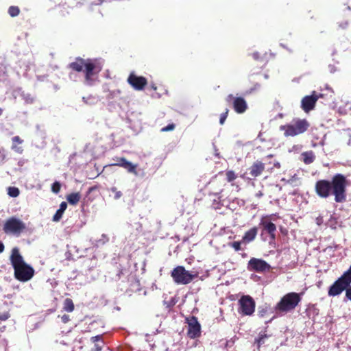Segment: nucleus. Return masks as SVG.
I'll return each mask as SVG.
<instances>
[{
	"label": "nucleus",
	"mask_w": 351,
	"mask_h": 351,
	"mask_svg": "<svg viewBox=\"0 0 351 351\" xmlns=\"http://www.w3.org/2000/svg\"><path fill=\"white\" fill-rule=\"evenodd\" d=\"M350 184L345 175L336 173L330 180H317L315 184V191L320 198L326 199L332 195L335 202L344 203L347 201V188Z\"/></svg>",
	"instance_id": "f257e3e1"
},
{
	"label": "nucleus",
	"mask_w": 351,
	"mask_h": 351,
	"mask_svg": "<svg viewBox=\"0 0 351 351\" xmlns=\"http://www.w3.org/2000/svg\"><path fill=\"white\" fill-rule=\"evenodd\" d=\"M10 260L14 271L16 279L21 282H27L32 278L34 275V269L24 261L18 247H14L12 250Z\"/></svg>",
	"instance_id": "f03ea898"
},
{
	"label": "nucleus",
	"mask_w": 351,
	"mask_h": 351,
	"mask_svg": "<svg viewBox=\"0 0 351 351\" xmlns=\"http://www.w3.org/2000/svg\"><path fill=\"white\" fill-rule=\"evenodd\" d=\"M302 293L290 292L281 298L274 307L276 313H287L293 311L302 300Z\"/></svg>",
	"instance_id": "7ed1b4c3"
},
{
	"label": "nucleus",
	"mask_w": 351,
	"mask_h": 351,
	"mask_svg": "<svg viewBox=\"0 0 351 351\" xmlns=\"http://www.w3.org/2000/svg\"><path fill=\"white\" fill-rule=\"evenodd\" d=\"M310 126L306 119H294L291 123L280 125V130L284 131L286 137L295 136L306 132Z\"/></svg>",
	"instance_id": "20e7f679"
},
{
	"label": "nucleus",
	"mask_w": 351,
	"mask_h": 351,
	"mask_svg": "<svg viewBox=\"0 0 351 351\" xmlns=\"http://www.w3.org/2000/svg\"><path fill=\"white\" fill-rule=\"evenodd\" d=\"M174 282L178 285H187L190 283L197 275L191 274L183 266H177L171 274Z\"/></svg>",
	"instance_id": "39448f33"
},
{
	"label": "nucleus",
	"mask_w": 351,
	"mask_h": 351,
	"mask_svg": "<svg viewBox=\"0 0 351 351\" xmlns=\"http://www.w3.org/2000/svg\"><path fill=\"white\" fill-rule=\"evenodd\" d=\"M238 304V312L242 316H250L254 313L256 302L250 295H242Z\"/></svg>",
	"instance_id": "423d86ee"
},
{
	"label": "nucleus",
	"mask_w": 351,
	"mask_h": 351,
	"mask_svg": "<svg viewBox=\"0 0 351 351\" xmlns=\"http://www.w3.org/2000/svg\"><path fill=\"white\" fill-rule=\"evenodd\" d=\"M26 229V226L21 219L12 217L6 220L3 230L7 234L19 235Z\"/></svg>",
	"instance_id": "0eeeda50"
},
{
	"label": "nucleus",
	"mask_w": 351,
	"mask_h": 351,
	"mask_svg": "<svg viewBox=\"0 0 351 351\" xmlns=\"http://www.w3.org/2000/svg\"><path fill=\"white\" fill-rule=\"evenodd\" d=\"M351 282L343 274L329 287L328 295L335 297L340 295Z\"/></svg>",
	"instance_id": "6e6552de"
},
{
	"label": "nucleus",
	"mask_w": 351,
	"mask_h": 351,
	"mask_svg": "<svg viewBox=\"0 0 351 351\" xmlns=\"http://www.w3.org/2000/svg\"><path fill=\"white\" fill-rule=\"evenodd\" d=\"M249 271L258 273L269 271L271 266L265 260L257 258H252L247 264Z\"/></svg>",
	"instance_id": "1a4fd4ad"
},
{
	"label": "nucleus",
	"mask_w": 351,
	"mask_h": 351,
	"mask_svg": "<svg viewBox=\"0 0 351 351\" xmlns=\"http://www.w3.org/2000/svg\"><path fill=\"white\" fill-rule=\"evenodd\" d=\"M322 97V94H317L315 91H313L311 95L304 97L301 101V108L305 112H308L315 106V104L319 97Z\"/></svg>",
	"instance_id": "9d476101"
},
{
	"label": "nucleus",
	"mask_w": 351,
	"mask_h": 351,
	"mask_svg": "<svg viewBox=\"0 0 351 351\" xmlns=\"http://www.w3.org/2000/svg\"><path fill=\"white\" fill-rule=\"evenodd\" d=\"M227 102L232 101V106L234 111L238 114H242L247 109V104L244 98L241 97H234L230 94L226 98Z\"/></svg>",
	"instance_id": "9b49d317"
},
{
	"label": "nucleus",
	"mask_w": 351,
	"mask_h": 351,
	"mask_svg": "<svg viewBox=\"0 0 351 351\" xmlns=\"http://www.w3.org/2000/svg\"><path fill=\"white\" fill-rule=\"evenodd\" d=\"M186 322L189 326L187 334L191 339L199 337L201 334V326L195 316L186 318Z\"/></svg>",
	"instance_id": "f8f14e48"
},
{
	"label": "nucleus",
	"mask_w": 351,
	"mask_h": 351,
	"mask_svg": "<svg viewBox=\"0 0 351 351\" xmlns=\"http://www.w3.org/2000/svg\"><path fill=\"white\" fill-rule=\"evenodd\" d=\"M128 82L136 90H143L147 84V80L145 77L137 76L134 73L130 74Z\"/></svg>",
	"instance_id": "ddd939ff"
},
{
	"label": "nucleus",
	"mask_w": 351,
	"mask_h": 351,
	"mask_svg": "<svg viewBox=\"0 0 351 351\" xmlns=\"http://www.w3.org/2000/svg\"><path fill=\"white\" fill-rule=\"evenodd\" d=\"M260 226L263 227L264 231L269 234L272 241L276 239V226L274 223L268 221L266 217H263L261 220Z\"/></svg>",
	"instance_id": "4468645a"
},
{
	"label": "nucleus",
	"mask_w": 351,
	"mask_h": 351,
	"mask_svg": "<svg viewBox=\"0 0 351 351\" xmlns=\"http://www.w3.org/2000/svg\"><path fill=\"white\" fill-rule=\"evenodd\" d=\"M265 169V163L261 160H256L248 169L250 175L255 178L260 176Z\"/></svg>",
	"instance_id": "2eb2a0df"
},
{
	"label": "nucleus",
	"mask_w": 351,
	"mask_h": 351,
	"mask_svg": "<svg viewBox=\"0 0 351 351\" xmlns=\"http://www.w3.org/2000/svg\"><path fill=\"white\" fill-rule=\"evenodd\" d=\"M69 68L73 71L80 72L85 71V77L88 80V63H86L83 59L77 58L73 62L69 64Z\"/></svg>",
	"instance_id": "dca6fc26"
},
{
	"label": "nucleus",
	"mask_w": 351,
	"mask_h": 351,
	"mask_svg": "<svg viewBox=\"0 0 351 351\" xmlns=\"http://www.w3.org/2000/svg\"><path fill=\"white\" fill-rule=\"evenodd\" d=\"M106 332L102 331L100 334H97L95 336L91 337L90 341L94 344L91 348V351H101L103 348L105 343L103 339V335Z\"/></svg>",
	"instance_id": "f3484780"
},
{
	"label": "nucleus",
	"mask_w": 351,
	"mask_h": 351,
	"mask_svg": "<svg viewBox=\"0 0 351 351\" xmlns=\"http://www.w3.org/2000/svg\"><path fill=\"white\" fill-rule=\"evenodd\" d=\"M102 64L100 60H89V76L99 73L102 69Z\"/></svg>",
	"instance_id": "a211bd4d"
},
{
	"label": "nucleus",
	"mask_w": 351,
	"mask_h": 351,
	"mask_svg": "<svg viewBox=\"0 0 351 351\" xmlns=\"http://www.w3.org/2000/svg\"><path fill=\"white\" fill-rule=\"evenodd\" d=\"M258 234V228L256 227H253L247 232H245L244 235L242 237V242L243 243H250L254 241Z\"/></svg>",
	"instance_id": "6ab92c4d"
},
{
	"label": "nucleus",
	"mask_w": 351,
	"mask_h": 351,
	"mask_svg": "<svg viewBox=\"0 0 351 351\" xmlns=\"http://www.w3.org/2000/svg\"><path fill=\"white\" fill-rule=\"evenodd\" d=\"M304 164L310 165L315 160V155L313 151L304 152L301 154Z\"/></svg>",
	"instance_id": "aec40b11"
},
{
	"label": "nucleus",
	"mask_w": 351,
	"mask_h": 351,
	"mask_svg": "<svg viewBox=\"0 0 351 351\" xmlns=\"http://www.w3.org/2000/svg\"><path fill=\"white\" fill-rule=\"evenodd\" d=\"M67 208V204L65 202H62L60 205L59 209L56 211L53 217V221H59L62 217V215L65 210Z\"/></svg>",
	"instance_id": "412c9836"
},
{
	"label": "nucleus",
	"mask_w": 351,
	"mask_h": 351,
	"mask_svg": "<svg viewBox=\"0 0 351 351\" xmlns=\"http://www.w3.org/2000/svg\"><path fill=\"white\" fill-rule=\"evenodd\" d=\"M12 149L19 154H22V152L23 151V148L21 147H18L16 145V143L21 144L23 143V141L19 136H14L12 138Z\"/></svg>",
	"instance_id": "4be33fe9"
},
{
	"label": "nucleus",
	"mask_w": 351,
	"mask_h": 351,
	"mask_svg": "<svg viewBox=\"0 0 351 351\" xmlns=\"http://www.w3.org/2000/svg\"><path fill=\"white\" fill-rule=\"evenodd\" d=\"M75 308L73 300L71 298H66L63 302V310L66 312L73 311Z\"/></svg>",
	"instance_id": "5701e85b"
},
{
	"label": "nucleus",
	"mask_w": 351,
	"mask_h": 351,
	"mask_svg": "<svg viewBox=\"0 0 351 351\" xmlns=\"http://www.w3.org/2000/svg\"><path fill=\"white\" fill-rule=\"evenodd\" d=\"M273 156H274L273 154H269L265 158V159L268 160L267 162H265V165H271V167H270L269 168V170H270V171H272L274 168L279 169L280 167V165L278 161H276V160L271 161V159L273 158Z\"/></svg>",
	"instance_id": "b1692460"
},
{
	"label": "nucleus",
	"mask_w": 351,
	"mask_h": 351,
	"mask_svg": "<svg viewBox=\"0 0 351 351\" xmlns=\"http://www.w3.org/2000/svg\"><path fill=\"white\" fill-rule=\"evenodd\" d=\"M80 197L79 193H72L67 195L66 199L69 204L75 205L80 201Z\"/></svg>",
	"instance_id": "393cba45"
},
{
	"label": "nucleus",
	"mask_w": 351,
	"mask_h": 351,
	"mask_svg": "<svg viewBox=\"0 0 351 351\" xmlns=\"http://www.w3.org/2000/svg\"><path fill=\"white\" fill-rule=\"evenodd\" d=\"M122 167L125 169L129 173L137 175L136 167L137 165H134L132 162L127 161L123 164Z\"/></svg>",
	"instance_id": "a878e982"
},
{
	"label": "nucleus",
	"mask_w": 351,
	"mask_h": 351,
	"mask_svg": "<svg viewBox=\"0 0 351 351\" xmlns=\"http://www.w3.org/2000/svg\"><path fill=\"white\" fill-rule=\"evenodd\" d=\"M20 8L18 6H10L8 10L9 15L11 17H16L20 14Z\"/></svg>",
	"instance_id": "bb28decb"
},
{
	"label": "nucleus",
	"mask_w": 351,
	"mask_h": 351,
	"mask_svg": "<svg viewBox=\"0 0 351 351\" xmlns=\"http://www.w3.org/2000/svg\"><path fill=\"white\" fill-rule=\"evenodd\" d=\"M8 194L12 197H16L20 194V191L18 188L14 186H10L8 189Z\"/></svg>",
	"instance_id": "cd10ccee"
},
{
	"label": "nucleus",
	"mask_w": 351,
	"mask_h": 351,
	"mask_svg": "<svg viewBox=\"0 0 351 351\" xmlns=\"http://www.w3.org/2000/svg\"><path fill=\"white\" fill-rule=\"evenodd\" d=\"M226 180L228 182H231L234 181L237 178V176L236 175L234 171L232 170L226 171Z\"/></svg>",
	"instance_id": "c85d7f7f"
},
{
	"label": "nucleus",
	"mask_w": 351,
	"mask_h": 351,
	"mask_svg": "<svg viewBox=\"0 0 351 351\" xmlns=\"http://www.w3.org/2000/svg\"><path fill=\"white\" fill-rule=\"evenodd\" d=\"M268 335L267 334L260 335L259 337L255 339V343L257 344L258 348H259L261 345L265 343V339L267 338Z\"/></svg>",
	"instance_id": "c756f323"
},
{
	"label": "nucleus",
	"mask_w": 351,
	"mask_h": 351,
	"mask_svg": "<svg viewBox=\"0 0 351 351\" xmlns=\"http://www.w3.org/2000/svg\"><path fill=\"white\" fill-rule=\"evenodd\" d=\"M61 189V184L58 181L54 182L51 185V191L56 194L58 193Z\"/></svg>",
	"instance_id": "7c9ffc66"
},
{
	"label": "nucleus",
	"mask_w": 351,
	"mask_h": 351,
	"mask_svg": "<svg viewBox=\"0 0 351 351\" xmlns=\"http://www.w3.org/2000/svg\"><path fill=\"white\" fill-rule=\"evenodd\" d=\"M90 325H91V327H90V329H89V332L95 330V328H94V325H98L101 328H103L104 326V322L101 319H99L97 322H93L90 324Z\"/></svg>",
	"instance_id": "2f4dec72"
},
{
	"label": "nucleus",
	"mask_w": 351,
	"mask_h": 351,
	"mask_svg": "<svg viewBox=\"0 0 351 351\" xmlns=\"http://www.w3.org/2000/svg\"><path fill=\"white\" fill-rule=\"evenodd\" d=\"M228 112H229V110L228 108H226L225 112L220 114L219 123L221 125H223L225 123L226 119H227V117L228 115Z\"/></svg>",
	"instance_id": "473e14b6"
},
{
	"label": "nucleus",
	"mask_w": 351,
	"mask_h": 351,
	"mask_svg": "<svg viewBox=\"0 0 351 351\" xmlns=\"http://www.w3.org/2000/svg\"><path fill=\"white\" fill-rule=\"evenodd\" d=\"M230 246L233 247L235 251L238 252L241 250V241H234L230 243Z\"/></svg>",
	"instance_id": "72a5a7b5"
},
{
	"label": "nucleus",
	"mask_w": 351,
	"mask_h": 351,
	"mask_svg": "<svg viewBox=\"0 0 351 351\" xmlns=\"http://www.w3.org/2000/svg\"><path fill=\"white\" fill-rule=\"evenodd\" d=\"M176 125L174 123H171L167 125L166 127H164L161 129V132H169L172 131L175 129Z\"/></svg>",
	"instance_id": "f704fd0d"
},
{
	"label": "nucleus",
	"mask_w": 351,
	"mask_h": 351,
	"mask_svg": "<svg viewBox=\"0 0 351 351\" xmlns=\"http://www.w3.org/2000/svg\"><path fill=\"white\" fill-rule=\"evenodd\" d=\"M10 314L9 312L0 313V321H5L10 318Z\"/></svg>",
	"instance_id": "c9c22d12"
},
{
	"label": "nucleus",
	"mask_w": 351,
	"mask_h": 351,
	"mask_svg": "<svg viewBox=\"0 0 351 351\" xmlns=\"http://www.w3.org/2000/svg\"><path fill=\"white\" fill-rule=\"evenodd\" d=\"M117 163H115L114 165H115L120 166V167H122L123 164L124 162H126L128 160H126V158H124V157H121V158H117Z\"/></svg>",
	"instance_id": "e433bc0d"
},
{
	"label": "nucleus",
	"mask_w": 351,
	"mask_h": 351,
	"mask_svg": "<svg viewBox=\"0 0 351 351\" xmlns=\"http://www.w3.org/2000/svg\"><path fill=\"white\" fill-rule=\"evenodd\" d=\"M343 275L351 282V265L349 269L343 274Z\"/></svg>",
	"instance_id": "4c0bfd02"
},
{
	"label": "nucleus",
	"mask_w": 351,
	"mask_h": 351,
	"mask_svg": "<svg viewBox=\"0 0 351 351\" xmlns=\"http://www.w3.org/2000/svg\"><path fill=\"white\" fill-rule=\"evenodd\" d=\"M346 291V298L350 300L351 301V286L350 285H349V287H347L346 289H345Z\"/></svg>",
	"instance_id": "58836bf2"
},
{
	"label": "nucleus",
	"mask_w": 351,
	"mask_h": 351,
	"mask_svg": "<svg viewBox=\"0 0 351 351\" xmlns=\"http://www.w3.org/2000/svg\"><path fill=\"white\" fill-rule=\"evenodd\" d=\"M61 319H62V321L64 322V323H67L69 320H70V318H69V315H63L62 317H61Z\"/></svg>",
	"instance_id": "ea45409f"
},
{
	"label": "nucleus",
	"mask_w": 351,
	"mask_h": 351,
	"mask_svg": "<svg viewBox=\"0 0 351 351\" xmlns=\"http://www.w3.org/2000/svg\"><path fill=\"white\" fill-rule=\"evenodd\" d=\"M316 222H317V225L320 226L323 222L322 217L319 216V217H317Z\"/></svg>",
	"instance_id": "a19ab883"
},
{
	"label": "nucleus",
	"mask_w": 351,
	"mask_h": 351,
	"mask_svg": "<svg viewBox=\"0 0 351 351\" xmlns=\"http://www.w3.org/2000/svg\"><path fill=\"white\" fill-rule=\"evenodd\" d=\"M4 248H5V247H4L3 243L1 241H0V253L3 252Z\"/></svg>",
	"instance_id": "79ce46f5"
},
{
	"label": "nucleus",
	"mask_w": 351,
	"mask_h": 351,
	"mask_svg": "<svg viewBox=\"0 0 351 351\" xmlns=\"http://www.w3.org/2000/svg\"><path fill=\"white\" fill-rule=\"evenodd\" d=\"M121 195H122L121 192H120V191H117V192L116 193V194H115V198H116V199H118V198L121 197Z\"/></svg>",
	"instance_id": "37998d69"
},
{
	"label": "nucleus",
	"mask_w": 351,
	"mask_h": 351,
	"mask_svg": "<svg viewBox=\"0 0 351 351\" xmlns=\"http://www.w3.org/2000/svg\"><path fill=\"white\" fill-rule=\"evenodd\" d=\"M278 117L279 118H282V117H284V115H283V114H282V113H279V114H278Z\"/></svg>",
	"instance_id": "c03bdc74"
},
{
	"label": "nucleus",
	"mask_w": 351,
	"mask_h": 351,
	"mask_svg": "<svg viewBox=\"0 0 351 351\" xmlns=\"http://www.w3.org/2000/svg\"><path fill=\"white\" fill-rule=\"evenodd\" d=\"M152 88L154 89V90H156L157 88L154 84H153V85H152Z\"/></svg>",
	"instance_id": "a18cd8bd"
},
{
	"label": "nucleus",
	"mask_w": 351,
	"mask_h": 351,
	"mask_svg": "<svg viewBox=\"0 0 351 351\" xmlns=\"http://www.w3.org/2000/svg\"><path fill=\"white\" fill-rule=\"evenodd\" d=\"M2 113H3V109L0 108V116L2 114Z\"/></svg>",
	"instance_id": "49530a36"
},
{
	"label": "nucleus",
	"mask_w": 351,
	"mask_h": 351,
	"mask_svg": "<svg viewBox=\"0 0 351 351\" xmlns=\"http://www.w3.org/2000/svg\"><path fill=\"white\" fill-rule=\"evenodd\" d=\"M93 190V187L89 188V193Z\"/></svg>",
	"instance_id": "de8ad7c7"
},
{
	"label": "nucleus",
	"mask_w": 351,
	"mask_h": 351,
	"mask_svg": "<svg viewBox=\"0 0 351 351\" xmlns=\"http://www.w3.org/2000/svg\"><path fill=\"white\" fill-rule=\"evenodd\" d=\"M263 194L261 193H259L258 194H257L256 195L257 196H261Z\"/></svg>",
	"instance_id": "09e8293b"
},
{
	"label": "nucleus",
	"mask_w": 351,
	"mask_h": 351,
	"mask_svg": "<svg viewBox=\"0 0 351 351\" xmlns=\"http://www.w3.org/2000/svg\"><path fill=\"white\" fill-rule=\"evenodd\" d=\"M94 328H95V330H97V326L94 325Z\"/></svg>",
	"instance_id": "8fccbe9b"
}]
</instances>
